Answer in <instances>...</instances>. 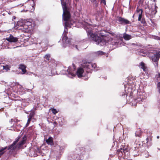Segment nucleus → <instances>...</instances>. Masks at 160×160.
<instances>
[{"label": "nucleus", "instance_id": "nucleus-1", "mask_svg": "<svg viewBox=\"0 0 160 160\" xmlns=\"http://www.w3.org/2000/svg\"><path fill=\"white\" fill-rule=\"evenodd\" d=\"M92 27V25L87 24L85 26L84 28L87 32L88 38L94 41L96 44L98 45L99 44L100 46H103L107 43H108L110 47L112 48V49L118 47L119 41L121 39L119 38L117 35L114 38L105 37L104 38L103 37L101 38L98 37L96 32L94 33Z\"/></svg>", "mask_w": 160, "mask_h": 160}, {"label": "nucleus", "instance_id": "nucleus-2", "mask_svg": "<svg viewBox=\"0 0 160 160\" xmlns=\"http://www.w3.org/2000/svg\"><path fill=\"white\" fill-rule=\"evenodd\" d=\"M83 68H80L76 72V74L79 78L82 77L85 80L90 77V74L93 70L97 71L98 70L96 68L95 63H92L89 62H87L83 65ZM74 68H71L69 67L67 70L68 76L70 78H73L76 76V72Z\"/></svg>", "mask_w": 160, "mask_h": 160}, {"label": "nucleus", "instance_id": "nucleus-3", "mask_svg": "<svg viewBox=\"0 0 160 160\" xmlns=\"http://www.w3.org/2000/svg\"><path fill=\"white\" fill-rule=\"evenodd\" d=\"M69 0H61L62 8H63V14L62 15V18L63 20L65 21V29L64 30L63 33L62 35V45L63 47H66L69 46L72 48H75L77 50H78V45H77L72 44L71 42V39L68 38L67 36L68 33V30L67 29V27H71L70 25L68 22V20L69 19L70 15L69 12L67 9L66 7V2H64L68 1Z\"/></svg>", "mask_w": 160, "mask_h": 160}, {"label": "nucleus", "instance_id": "nucleus-4", "mask_svg": "<svg viewBox=\"0 0 160 160\" xmlns=\"http://www.w3.org/2000/svg\"><path fill=\"white\" fill-rule=\"evenodd\" d=\"M19 139V137H18L12 144L8 146V147L0 148V157L4 153L6 149L9 150V152L11 153L15 152L16 151L19 149L25 143L27 139V137L26 136H24L22 140L18 143Z\"/></svg>", "mask_w": 160, "mask_h": 160}, {"label": "nucleus", "instance_id": "nucleus-5", "mask_svg": "<svg viewBox=\"0 0 160 160\" xmlns=\"http://www.w3.org/2000/svg\"><path fill=\"white\" fill-rule=\"evenodd\" d=\"M31 24V23L27 20H24L22 21H19L17 22V25L16 26V28L18 30H21L25 32H27L28 30V26Z\"/></svg>", "mask_w": 160, "mask_h": 160}, {"label": "nucleus", "instance_id": "nucleus-6", "mask_svg": "<svg viewBox=\"0 0 160 160\" xmlns=\"http://www.w3.org/2000/svg\"><path fill=\"white\" fill-rule=\"evenodd\" d=\"M157 8L156 5H152L151 6L146 8L145 9L146 14L148 15L151 17H153L157 12L156 9Z\"/></svg>", "mask_w": 160, "mask_h": 160}, {"label": "nucleus", "instance_id": "nucleus-7", "mask_svg": "<svg viewBox=\"0 0 160 160\" xmlns=\"http://www.w3.org/2000/svg\"><path fill=\"white\" fill-rule=\"evenodd\" d=\"M160 57V52H158L153 54L152 57V61L155 62L154 65L155 67H158V61Z\"/></svg>", "mask_w": 160, "mask_h": 160}, {"label": "nucleus", "instance_id": "nucleus-8", "mask_svg": "<svg viewBox=\"0 0 160 160\" xmlns=\"http://www.w3.org/2000/svg\"><path fill=\"white\" fill-rule=\"evenodd\" d=\"M128 85H124L125 88V92H122V93L120 95H121L123 96L125 95L126 96L128 95L131 96L132 95V90L129 87H128Z\"/></svg>", "mask_w": 160, "mask_h": 160}, {"label": "nucleus", "instance_id": "nucleus-9", "mask_svg": "<svg viewBox=\"0 0 160 160\" xmlns=\"http://www.w3.org/2000/svg\"><path fill=\"white\" fill-rule=\"evenodd\" d=\"M142 10L141 9L137 8L136 12L135 13L133 16H138V20L141 21L142 18Z\"/></svg>", "mask_w": 160, "mask_h": 160}, {"label": "nucleus", "instance_id": "nucleus-10", "mask_svg": "<svg viewBox=\"0 0 160 160\" xmlns=\"http://www.w3.org/2000/svg\"><path fill=\"white\" fill-rule=\"evenodd\" d=\"M145 98V97L142 94V92H139L138 93V97L136 99V102L140 103Z\"/></svg>", "mask_w": 160, "mask_h": 160}, {"label": "nucleus", "instance_id": "nucleus-11", "mask_svg": "<svg viewBox=\"0 0 160 160\" xmlns=\"http://www.w3.org/2000/svg\"><path fill=\"white\" fill-rule=\"evenodd\" d=\"M6 40L10 42H15L18 41V38L10 35L9 37L6 38Z\"/></svg>", "mask_w": 160, "mask_h": 160}, {"label": "nucleus", "instance_id": "nucleus-12", "mask_svg": "<svg viewBox=\"0 0 160 160\" xmlns=\"http://www.w3.org/2000/svg\"><path fill=\"white\" fill-rule=\"evenodd\" d=\"M118 21L121 23H124L125 24H129L130 22L128 20L121 17H119V18Z\"/></svg>", "mask_w": 160, "mask_h": 160}, {"label": "nucleus", "instance_id": "nucleus-13", "mask_svg": "<svg viewBox=\"0 0 160 160\" xmlns=\"http://www.w3.org/2000/svg\"><path fill=\"white\" fill-rule=\"evenodd\" d=\"M46 142L48 144L50 145H53V138L51 137H50L48 139H46Z\"/></svg>", "mask_w": 160, "mask_h": 160}, {"label": "nucleus", "instance_id": "nucleus-14", "mask_svg": "<svg viewBox=\"0 0 160 160\" xmlns=\"http://www.w3.org/2000/svg\"><path fill=\"white\" fill-rule=\"evenodd\" d=\"M26 66L23 64H21L19 65V68L22 70L23 74H24L26 72Z\"/></svg>", "mask_w": 160, "mask_h": 160}, {"label": "nucleus", "instance_id": "nucleus-15", "mask_svg": "<svg viewBox=\"0 0 160 160\" xmlns=\"http://www.w3.org/2000/svg\"><path fill=\"white\" fill-rule=\"evenodd\" d=\"M123 38L126 40H128L131 39L132 37L131 35L126 33H124L123 35Z\"/></svg>", "mask_w": 160, "mask_h": 160}, {"label": "nucleus", "instance_id": "nucleus-16", "mask_svg": "<svg viewBox=\"0 0 160 160\" xmlns=\"http://www.w3.org/2000/svg\"><path fill=\"white\" fill-rule=\"evenodd\" d=\"M140 67L145 72L147 70L145 64L143 62H141L140 64Z\"/></svg>", "mask_w": 160, "mask_h": 160}, {"label": "nucleus", "instance_id": "nucleus-17", "mask_svg": "<svg viewBox=\"0 0 160 160\" xmlns=\"http://www.w3.org/2000/svg\"><path fill=\"white\" fill-rule=\"evenodd\" d=\"M135 136L136 137H139L141 134V131L140 129H138L135 132Z\"/></svg>", "mask_w": 160, "mask_h": 160}, {"label": "nucleus", "instance_id": "nucleus-18", "mask_svg": "<svg viewBox=\"0 0 160 160\" xmlns=\"http://www.w3.org/2000/svg\"><path fill=\"white\" fill-rule=\"evenodd\" d=\"M92 3L94 5V6L97 7L98 6V3L96 0H90Z\"/></svg>", "mask_w": 160, "mask_h": 160}, {"label": "nucleus", "instance_id": "nucleus-19", "mask_svg": "<svg viewBox=\"0 0 160 160\" xmlns=\"http://www.w3.org/2000/svg\"><path fill=\"white\" fill-rule=\"evenodd\" d=\"M50 109L51 110L52 112L54 114H55L58 112V111L56 109L54 108H51Z\"/></svg>", "mask_w": 160, "mask_h": 160}, {"label": "nucleus", "instance_id": "nucleus-20", "mask_svg": "<svg viewBox=\"0 0 160 160\" xmlns=\"http://www.w3.org/2000/svg\"><path fill=\"white\" fill-rule=\"evenodd\" d=\"M30 152L32 157H35L37 155V153H36L34 152L33 151H32L31 150Z\"/></svg>", "mask_w": 160, "mask_h": 160}, {"label": "nucleus", "instance_id": "nucleus-21", "mask_svg": "<svg viewBox=\"0 0 160 160\" xmlns=\"http://www.w3.org/2000/svg\"><path fill=\"white\" fill-rule=\"evenodd\" d=\"M156 78L158 82L160 81V73H158L156 76Z\"/></svg>", "mask_w": 160, "mask_h": 160}, {"label": "nucleus", "instance_id": "nucleus-22", "mask_svg": "<svg viewBox=\"0 0 160 160\" xmlns=\"http://www.w3.org/2000/svg\"><path fill=\"white\" fill-rule=\"evenodd\" d=\"M10 67L8 65L3 66V69L8 70L10 69Z\"/></svg>", "mask_w": 160, "mask_h": 160}, {"label": "nucleus", "instance_id": "nucleus-23", "mask_svg": "<svg viewBox=\"0 0 160 160\" xmlns=\"http://www.w3.org/2000/svg\"><path fill=\"white\" fill-rule=\"evenodd\" d=\"M33 115L34 113H31L28 116V119L31 120L33 117Z\"/></svg>", "mask_w": 160, "mask_h": 160}, {"label": "nucleus", "instance_id": "nucleus-24", "mask_svg": "<svg viewBox=\"0 0 160 160\" xmlns=\"http://www.w3.org/2000/svg\"><path fill=\"white\" fill-rule=\"evenodd\" d=\"M50 57V56L49 54H47L45 56V58H46V59L48 60H49Z\"/></svg>", "mask_w": 160, "mask_h": 160}, {"label": "nucleus", "instance_id": "nucleus-25", "mask_svg": "<svg viewBox=\"0 0 160 160\" xmlns=\"http://www.w3.org/2000/svg\"><path fill=\"white\" fill-rule=\"evenodd\" d=\"M145 155H144L145 157L146 158H148V157L149 156V153L148 152V151H145Z\"/></svg>", "mask_w": 160, "mask_h": 160}, {"label": "nucleus", "instance_id": "nucleus-26", "mask_svg": "<svg viewBox=\"0 0 160 160\" xmlns=\"http://www.w3.org/2000/svg\"><path fill=\"white\" fill-rule=\"evenodd\" d=\"M157 88L159 93H160V82H158L157 84Z\"/></svg>", "mask_w": 160, "mask_h": 160}, {"label": "nucleus", "instance_id": "nucleus-27", "mask_svg": "<svg viewBox=\"0 0 160 160\" xmlns=\"http://www.w3.org/2000/svg\"><path fill=\"white\" fill-rule=\"evenodd\" d=\"M97 53L98 55H102L104 54V52L101 51H98L97 52Z\"/></svg>", "mask_w": 160, "mask_h": 160}, {"label": "nucleus", "instance_id": "nucleus-28", "mask_svg": "<svg viewBox=\"0 0 160 160\" xmlns=\"http://www.w3.org/2000/svg\"><path fill=\"white\" fill-rule=\"evenodd\" d=\"M43 42V41L42 42L40 41V40L39 39H38L37 40V43H39V44H42Z\"/></svg>", "mask_w": 160, "mask_h": 160}, {"label": "nucleus", "instance_id": "nucleus-29", "mask_svg": "<svg viewBox=\"0 0 160 160\" xmlns=\"http://www.w3.org/2000/svg\"><path fill=\"white\" fill-rule=\"evenodd\" d=\"M31 121V119H28L27 122V124H26V127H28V126L29 124V123H30V122Z\"/></svg>", "mask_w": 160, "mask_h": 160}, {"label": "nucleus", "instance_id": "nucleus-30", "mask_svg": "<svg viewBox=\"0 0 160 160\" xmlns=\"http://www.w3.org/2000/svg\"><path fill=\"white\" fill-rule=\"evenodd\" d=\"M100 3H103L104 5H106V2L105 0H100Z\"/></svg>", "mask_w": 160, "mask_h": 160}, {"label": "nucleus", "instance_id": "nucleus-31", "mask_svg": "<svg viewBox=\"0 0 160 160\" xmlns=\"http://www.w3.org/2000/svg\"><path fill=\"white\" fill-rule=\"evenodd\" d=\"M58 120L59 124L61 126L62 125V123L60 122V121H62V119L61 118H59Z\"/></svg>", "mask_w": 160, "mask_h": 160}, {"label": "nucleus", "instance_id": "nucleus-32", "mask_svg": "<svg viewBox=\"0 0 160 160\" xmlns=\"http://www.w3.org/2000/svg\"><path fill=\"white\" fill-rule=\"evenodd\" d=\"M140 54L143 56H144L145 55V54L144 53H142V52H141V51L140 52Z\"/></svg>", "mask_w": 160, "mask_h": 160}, {"label": "nucleus", "instance_id": "nucleus-33", "mask_svg": "<svg viewBox=\"0 0 160 160\" xmlns=\"http://www.w3.org/2000/svg\"><path fill=\"white\" fill-rule=\"evenodd\" d=\"M18 87L19 88L21 89H22V87L20 85L18 84Z\"/></svg>", "mask_w": 160, "mask_h": 160}, {"label": "nucleus", "instance_id": "nucleus-34", "mask_svg": "<svg viewBox=\"0 0 160 160\" xmlns=\"http://www.w3.org/2000/svg\"><path fill=\"white\" fill-rule=\"evenodd\" d=\"M157 39H158V40H160V37H157Z\"/></svg>", "mask_w": 160, "mask_h": 160}, {"label": "nucleus", "instance_id": "nucleus-35", "mask_svg": "<svg viewBox=\"0 0 160 160\" xmlns=\"http://www.w3.org/2000/svg\"><path fill=\"white\" fill-rule=\"evenodd\" d=\"M121 150H123V152H124V153H125V152L126 151V150H124V149H121Z\"/></svg>", "mask_w": 160, "mask_h": 160}, {"label": "nucleus", "instance_id": "nucleus-36", "mask_svg": "<svg viewBox=\"0 0 160 160\" xmlns=\"http://www.w3.org/2000/svg\"><path fill=\"white\" fill-rule=\"evenodd\" d=\"M5 48H10L8 47V46H6L5 47Z\"/></svg>", "mask_w": 160, "mask_h": 160}, {"label": "nucleus", "instance_id": "nucleus-37", "mask_svg": "<svg viewBox=\"0 0 160 160\" xmlns=\"http://www.w3.org/2000/svg\"><path fill=\"white\" fill-rule=\"evenodd\" d=\"M148 138H147V139H146V141H147V143H148Z\"/></svg>", "mask_w": 160, "mask_h": 160}, {"label": "nucleus", "instance_id": "nucleus-38", "mask_svg": "<svg viewBox=\"0 0 160 160\" xmlns=\"http://www.w3.org/2000/svg\"><path fill=\"white\" fill-rule=\"evenodd\" d=\"M157 138H158H158H159V136H158L157 137Z\"/></svg>", "mask_w": 160, "mask_h": 160}, {"label": "nucleus", "instance_id": "nucleus-39", "mask_svg": "<svg viewBox=\"0 0 160 160\" xmlns=\"http://www.w3.org/2000/svg\"><path fill=\"white\" fill-rule=\"evenodd\" d=\"M3 44H4H4H5V43H3Z\"/></svg>", "mask_w": 160, "mask_h": 160}]
</instances>
